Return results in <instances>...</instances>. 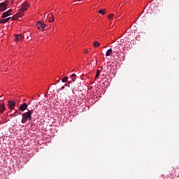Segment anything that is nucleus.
I'll return each mask as SVG.
<instances>
[{
    "mask_svg": "<svg viewBox=\"0 0 179 179\" xmlns=\"http://www.w3.org/2000/svg\"><path fill=\"white\" fill-rule=\"evenodd\" d=\"M33 110H29L28 112L24 113L22 114V124H26L27 121H31V114H33Z\"/></svg>",
    "mask_w": 179,
    "mask_h": 179,
    "instance_id": "nucleus-1",
    "label": "nucleus"
},
{
    "mask_svg": "<svg viewBox=\"0 0 179 179\" xmlns=\"http://www.w3.org/2000/svg\"><path fill=\"white\" fill-rule=\"evenodd\" d=\"M27 9H29V3L25 1L22 4L21 8L18 10L20 16H23L24 15V12H26Z\"/></svg>",
    "mask_w": 179,
    "mask_h": 179,
    "instance_id": "nucleus-2",
    "label": "nucleus"
},
{
    "mask_svg": "<svg viewBox=\"0 0 179 179\" xmlns=\"http://www.w3.org/2000/svg\"><path fill=\"white\" fill-rule=\"evenodd\" d=\"M9 5V1H5L4 2L0 3V12H3L6 10V8Z\"/></svg>",
    "mask_w": 179,
    "mask_h": 179,
    "instance_id": "nucleus-3",
    "label": "nucleus"
},
{
    "mask_svg": "<svg viewBox=\"0 0 179 179\" xmlns=\"http://www.w3.org/2000/svg\"><path fill=\"white\" fill-rule=\"evenodd\" d=\"M36 27L37 29H38V30H44V29H45L47 26L45 25V24H44V22L39 21L36 24Z\"/></svg>",
    "mask_w": 179,
    "mask_h": 179,
    "instance_id": "nucleus-4",
    "label": "nucleus"
},
{
    "mask_svg": "<svg viewBox=\"0 0 179 179\" xmlns=\"http://www.w3.org/2000/svg\"><path fill=\"white\" fill-rule=\"evenodd\" d=\"M12 12H13V10L10 9L8 11L3 13L1 16L2 19H5V17H8V16H10V15H12Z\"/></svg>",
    "mask_w": 179,
    "mask_h": 179,
    "instance_id": "nucleus-5",
    "label": "nucleus"
},
{
    "mask_svg": "<svg viewBox=\"0 0 179 179\" xmlns=\"http://www.w3.org/2000/svg\"><path fill=\"white\" fill-rule=\"evenodd\" d=\"M24 37V35L15 34V37H14V40L15 41H22V40H23Z\"/></svg>",
    "mask_w": 179,
    "mask_h": 179,
    "instance_id": "nucleus-6",
    "label": "nucleus"
},
{
    "mask_svg": "<svg viewBox=\"0 0 179 179\" xmlns=\"http://www.w3.org/2000/svg\"><path fill=\"white\" fill-rule=\"evenodd\" d=\"M8 108H10V110H13V108H15V101H8Z\"/></svg>",
    "mask_w": 179,
    "mask_h": 179,
    "instance_id": "nucleus-7",
    "label": "nucleus"
},
{
    "mask_svg": "<svg viewBox=\"0 0 179 179\" xmlns=\"http://www.w3.org/2000/svg\"><path fill=\"white\" fill-rule=\"evenodd\" d=\"M27 106H28L27 103H24L23 104H22L19 106V110H20V111H26Z\"/></svg>",
    "mask_w": 179,
    "mask_h": 179,
    "instance_id": "nucleus-8",
    "label": "nucleus"
},
{
    "mask_svg": "<svg viewBox=\"0 0 179 179\" xmlns=\"http://www.w3.org/2000/svg\"><path fill=\"white\" fill-rule=\"evenodd\" d=\"M23 16H20V14H19V11L17 12V14L14 15L11 19L12 20H17V19H19V17H22Z\"/></svg>",
    "mask_w": 179,
    "mask_h": 179,
    "instance_id": "nucleus-9",
    "label": "nucleus"
},
{
    "mask_svg": "<svg viewBox=\"0 0 179 179\" xmlns=\"http://www.w3.org/2000/svg\"><path fill=\"white\" fill-rule=\"evenodd\" d=\"M10 19H12V17H10L6 19H0V23L1 24L6 23L7 22H9Z\"/></svg>",
    "mask_w": 179,
    "mask_h": 179,
    "instance_id": "nucleus-10",
    "label": "nucleus"
},
{
    "mask_svg": "<svg viewBox=\"0 0 179 179\" xmlns=\"http://www.w3.org/2000/svg\"><path fill=\"white\" fill-rule=\"evenodd\" d=\"M101 71H103V67H99V69H98L97 71H96V74L95 76V79L99 78V76L100 75V72H101Z\"/></svg>",
    "mask_w": 179,
    "mask_h": 179,
    "instance_id": "nucleus-11",
    "label": "nucleus"
},
{
    "mask_svg": "<svg viewBox=\"0 0 179 179\" xmlns=\"http://www.w3.org/2000/svg\"><path fill=\"white\" fill-rule=\"evenodd\" d=\"M113 54V49H109L106 51V57H110Z\"/></svg>",
    "mask_w": 179,
    "mask_h": 179,
    "instance_id": "nucleus-12",
    "label": "nucleus"
},
{
    "mask_svg": "<svg viewBox=\"0 0 179 179\" xmlns=\"http://www.w3.org/2000/svg\"><path fill=\"white\" fill-rule=\"evenodd\" d=\"M3 111H5V105L0 103V113H2Z\"/></svg>",
    "mask_w": 179,
    "mask_h": 179,
    "instance_id": "nucleus-13",
    "label": "nucleus"
},
{
    "mask_svg": "<svg viewBox=\"0 0 179 179\" xmlns=\"http://www.w3.org/2000/svg\"><path fill=\"white\" fill-rule=\"evenodd\" d=\"M48 17H49V22H54V15L52 14L49 15Z\"/></svg>",
    "mask_w": 179,
    "mask_h": 179,
    "instance_id": "nucleus-14",
    "label": "nucleus"
},
{
    "mask_svg": "<svg viewBox=\"0 0 179 179\" xmlns=\"http://www.w3.org/2000/svg\"><path fill=\"white\" fill-rule=\"evenodd\" d=\"M98 13H100L101 15H105L106 14V10H99L98 11Z\"/></svg>",
    "mask_w": 179,
    "mask_h": 179,
    "instance_id": "nucleus-15",
    "label": "nucleus"
},
{
    "mask_svg": "<svg viewBox=\"0 0 179 179\" xmlns=\"http://www.w3.org/2000/svg\"><path fill=\"white\" fill-rule=\"evenodd\" d=\"M94 47H95V48H97L98 47H100V43L99 42H94Z\"/></svg>",
    "mask_w": 179,
    "mask_h": 179,
    "instance_id": "nucleus-16",
    "label": "nucleus"
},
{
    "mask_svg": "<svg viewBox=\"0 0 179 179\" xmlns=\"http://www.w3.org/2000/svg\"><path fill=\"white\" fill-rule=\"evenodd\" d=\"M67 80H68V76H65V77H64V78H62V82L63 83H65V82H67Z\"/></svg>",
    "mask_w": 179,
    "mask_h": 179,
    "instance_id": "nucleus-17",
    "label": "nucleus"
},
{
    "mask_svg": "<svg viewBox=\"0 0 179 179\" xmlns=\"http://www.w3.org/2000/svg\"><path fill=\"white\" fill-rule=\"evenodd\" d=\"M108 17L109 20L113 19L114 17V14H109Z\"/></svg>",
    "mask_w": 179,
    "mask_h": 179,
    "instance_id": "nucleus-18",
    "label": "nucleus"
},
{
    "mask_svg": "<svg viewBox=\"0 0 179 179\" xmlns=\"http://www.w3.org/2000/svg\"><path fill=\"white\" fill-rule=\"evenodd\" d=\"M15 114H18L19 115H20V114H22V113H20L17 110H15L14 115Z\"/></svg>",
    "mask_w": 179,
    "mask_h": 179,
    "instance_id": "nucleus-19",
    "label": "nucleus"
},
{
    "mask_svg": "<svg viewBox=\"0 0 179 179\" xmlns=\"http://www.w3.org/2000/svg\"><path fill=\"white\" fill-rule=\"evenodd\" d=\"M12 117H16V115H15V114H10V117L12 118Z\"/></svg>",
    "mask_w": 179,
    "mask_h": 179,
    "instance_id": "nucleus-20",
    "label": "nucleus"
},
{
    "mask_svg": "<svg viewBox=\"0 0 179 179\" xmlns=\"http://www.w3.org/2000/svg\"><path fill=\"white\" fill-rule=\"evenodd\" d=\"M71 78H76V74L73 73V74L71 75Z\"/></svg>",
    "mask_w": 179,
    "mask_h": 179,
    "instance_id": "nucleus-21",
    "label": "nucleus"
},
{
    "mask_svg": "<svg viewBox=\"0 0 179 179\" xmlns=\"http://www.w3.org/2000/svg\"><path fill=\"white\" fill-rule=\"evenodd\" d=\"M87 52H89V51H87V50H85V54H87Z\"/></svg>",
    "mask_w": 179,
    "mask_h": 179,
    "instance_id": "nucleus-22",
    "label": "nucleus"
},
{
    "mask_svg": "<svg viewBox=\"0 0 179 179\" xmlns=\"http://www.w3.org/2000/svg\"><path fill=\"white\" fill-rule=\"evenodd\" d=\"M62 89H65V87H62Z\"/></svg>",
    "mask_w": 179,
    "mask_h": 179,
    "instance_id": "nucleus-23",
    "label": "nucleus"
},
{
    "mask_svg": "<svg viewBox=\"0 0 179 179\" xmlns=\"http://www.w3.org/2000/svg\"><path fill=\"white\" fill-rule=\"evenodd\" d=\"M1 100H2V96H0Z\"/></svg>",
    "mask_w": 179,
    "mask_h": 179,
    "instance_id": "nucleus-24",
    "label": "nucleus"
},
{
    "mask_svg": "<svg viewBox=\"0 0 179 179\" xmlns=\"http://www.w3.org/2000/svg\"><path fill=\"white\" fill-rule=\"evenodd\" d=\"M1 100H2V96H0Z\"/></svg>",
    "mask_w": 179,
    "mask_h": 179,
    "instance_id": "nucleus-25",
    "label": "nucleus"
},
{
    "mask_svg": "<svg viewBox=\"0 0 179 179\" xmlns=\"http://www.w3.org/2000/svg\"><path fill=\"white\" fill-rule=\"evenodd\" d=\"M1 100H2V96H0Z\"/></svg>",
    "mask_w": 179,
    "mask_h": 179,
    "instance_id": "nucleus-26",
    "label": "nucleus"
},
{
    "mask_svg": "<svg viewBox=\"0 0 179 179\" xmlns=\"http://www.w3.org/2000/svg\"><path fill=\"white\" fill-rule=\"evenodd\" d=\"M72 80H73V81H75V79L73 78Z\"/></svg>",
    "mask_w": 179,
    "mask_h": 179,
    "instance_id": "nucleus-27",
    "label": "nucleus"
}]
</instances>
